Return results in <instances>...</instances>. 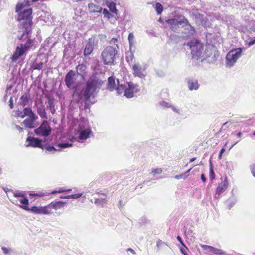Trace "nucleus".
Wrapping results in <instances>:
<instances>
[{
	"label": "nucleus",
	"mask_w": 255,
	"mask_h": 255,
	"mask_svg": "<svg viewBox=\"0 0 255 255\" xmlns=\"http://www.w3.org/2000/svg\"><path fill=\"white\" fill-rule=\"evenodd\" d=\"M65 204V202L61 201L52 202L48 204V206L49 207L50 210L53 209L55 210H57L63 208Z\"/></svg>",
	"instance_id": "393cba45"
},
{
	"label": "nucleus",
	"mask_w": 255,
	"mask_h": 255,
	"mask_svg": "<svg viewBox=\"0 0 255 255\" xmlns=\"http://www.w3.org/2000/svg\"><path fill=\"white\" fill-rule=\"evenodd\" d=\"M250 29L252 31H255V22L253 23V24L251 26Z\"/></svg>",
	"instance_id": "680f3d73"
},
{
	"label": "nucleus",
	"mask_w": 255,
	"mask_h": 255,
	"mask_svg": "<svg viewBox=\"0 0 255 255\" xmlns=\"http://www.w3.org/2000/svg\"><path fill=\"white\" fill-rule=\"evenodd\" d=\"M16 128L20 132H21L22 131H23V128L20 127V126H18V125H15V126Z\"/></svg>",
	"instance_id": "bf43d9fd"
},
{
	"label": "nucleus",
	"mask_w": 255,
	"mask_h": 255,
	"mask_svg": "<svg viewBox=\"0 0 255 255\" xmlns=\"http://www.w3.org/2000/svg\"><path fill=\"white\" fill-rule=\"evenodd\" d=\"M82 195V193H78L70 195H68V199L72 198V199H78L81 197Z\"/></svg>",
	"instance_id": "4c0bfd02"
},
{
	"label": "nucleus",
	"mask_w": 255,
	"mask_h": 255,
	"mask_svg": "<svg viewBox=\"0 0 255 255\" xmlns=\"http://www.w3.org/2000/svg\"><path fill=\"white\" fill-rule=\"evenodd\" d=\"M88 8L91 13H101L103 10V8L99 5L96 4L94 2H91L88 4Z\"/></svg>",
	"instance_id": "4be33fe9"
},
{
	"label": "nucleus",
	"mask_w": 255,
	"mask_h": 255,
	"mask_svg": "<svg viewBox=\"0 0 255 255\" xmlns=\"http://www.w3.org/2000/svg\"><path fill=\"white\" fill-rule=\"evenodd\" d=\"M237 202V200L236 199H234L233 201H231L230 199L227 201L228 203V209H231Z\"/></svg>",
	"instance_id": "e433bc0d"
},
{
	"label": "nucleus",
	"mask_w": 255,
	"mask_h": 255,
	"mask_svg": "<svg viewBox=\"0 0 255 255\" xmlns=\"http://www.w3.org/2000/svg\"><path fill=\"white\" fill-rule=\"evenodd\" d=\"M202 248L205 251L209 252H212L217 255H226V252L222 250L218 249L215 247L208 246V245H202Z\"/></svg>",
	"instance_id": "412c9836"
},
{
	"label": "nucleus",
	"mask_w": 255,
	"mask_h": 255,
	"mask_svg": "<svg viewBox=\"0 0 255 255\" xmlns=\"http://www.w3.org/2000/svg\"><path fill=\"white\" fill-rule=\"evenodd\" d=\"M102 11L104 18H107L109 19L111 17V13L107 9L105 8H103Z\"/></svg>",
	"instance_id": "c9c22d12"
},
{
	"label": "nucleus",
	"mask_w": 255,
	"mask_h": 255,
	"mask_svg": "<svg viewBox=\"0 0 255 255\" xmlns=\"http://www.w3.org/2000/svg\"><path fill=\"white\" fill-rule=\"evenodd\" d=\"M31 101L27 94L22 95L18 103V105L24 108V112H32L31 109L29 107Z\"/></svg>",
	"instance_id": "9b49d317"
},
{
	"label": "nucleus",
	"mask_w": 255,
	"mask_h": 255,
	"mask_svg": "<svg viewBox=\"0 0 255 255\" xmlns=\"http://www.w3.org/2000/svg\"><path fill=\"white\" fill-rule=\"evenodd\" d=\"M102 85L101 81L96 79L95 77H91L86 83V89L84 91V96L85 99L88 101L91 97H94V94L98 88H100Z\"/></svg>",
	"instance_id": "39448f33"
},
{
	"label": "nucleus",
	"mask_w": 255,
	"mask_h": 255,
	"mask_svg": "<svg viewBox=\"0 0 255 255\" xmlns=\"http://www.w3.org/2000/svg\"><path fill=\"white\" fill-rule=\"evenodd\" d=\"M9 106L10 109H12L13 108V98L12 97H10L9 100Z\"/></svg>",
	"instance_id": "09e8293b"
},
{
	"label": "nucleus",
	"mask_w": 255,
	"mask_h": 255,
	"mask_svg": "<svg viewBox=\"0 0 255 255\" xmlns=\"http://www.w3.org/2000/svg\"><path fill=\"white\" fill-rule=\"evenodd\" d=\"M108 6L110 8V10L112 11V2H110L108 4Z\"/></svg>",
	"instance_id": "69168bd1"
},
{
	"label": "nucleus",
	"mask_w": 255,
	"mask_h": 255,
	"mask_svg": "<svg viewBox=\"0 0 255 255\" xmlns=\"http://www.w3.org/2000/svg\"><path fill=\"white\" fill-rule=\"evenodd\" d=\"M95 203L103 205V204L106 203V200L103 198H97L95 200Z\"/></svg>",
	"instance_id": "58836bf2"
},
{
	"label": "nucleus",
	"mask_w": 255,
	"mask_h": 255,
	"mask_svg": "<svg viewBox=\"0 0 255 255\" xmlns=\"http://www.w3.org/2000/svg\"><path fill=\"white\" fill-rule=\"evenodd\" d=\"M162 170L161 168H157L154 169L152 172H153L154 174H159L162 172Z\"/></svg>",
	"instance_id": "8fccbe9b"
},
{
	"label": "nucleus",
	"mask_w": 255,
	"mask_h": 255,
	"mask_svg": "<svg viewBox=\"0 0 255 255\" xmlns=\"http://www.w3.org/2000/svg\"><path fill=\"white\" fill-rule=\"evenodd\" d=\"M43 67V63L40 62L38 63H35L33 65V69H37V70H40Z\"/></svg>",
	"instance_id": "a19ab883"
},
{
	"label": "nucleus",
	"mask_w": 255,
	"mask_h": 255,
	"mask_svg": "<svg viewBox=\"0 0 255 255\" xmlns=\"http://www.w3.org/2000/svg\"><path fill=\"white\" fill-rule=\"evenodd\" d=\"M112 40H113V43H114V44L116 45V46L117 47H118V38H117L113 37Z\"/></svg>",
	"instance_id": "4d7b16f0"
},
{
	"label": "nucleus",
	"mask_w": 255,
	"mask_h": 255,
	"mask_svg": "<svg viewBox=\"0 0 255 255\" xmlns=\"http://www.w3.org/2000/svg\"><path fill=\"white\" fill-rule=\"evenodd\" d=\"M14 196L15 197H19V198H21L22 197V196H24L21 193H14Z\"/></svg>",
	"instance_id": "5fc2aeb1"
},
{
	"label": "nucleus",
	"mask_w": 255,
	"mask_h": 255,
	"mask_svg": "<svg viewBox=\"0 0 255 255\" xmlns=\"http://www.w3.org/2000/svg\"><path fill=\"white\" fill-rule=\"evenodd\" d=\"M120 9H122V7L120 4H118L117 6V3L113 1V19L115 18L118 21V23L123 19L121 16Z\"/></svg>",
	"instance_id": "dca6fc26"
},
{
	"label": "nucleus",
	"mask_w": 255,
	"mask_h": 255,
	"mask_svg": "<svg viewBox=\"0 0 255 255\" xmlns=\"http://www.w3.org/2000/svg\"><path fill=\"white\" fill-rule=\"evenodd\" d=\"M94 49L93 44L91 42H88L84 49V54L85 56H88L92 53Z\"/></svg>",
	"instance_id": "bb28decb"
},
{
	"label": "nucleus",
	"mask_w": 255,
	"mask_h": 255,
	"mask_svg": "<svg viewBox=\"0 0 255 255\" xmlns=\"http://www.w3.org/2000/svg\"><path fill=\"white\" fill-rule=\"evenodd\" d=\"M180 252L183 255H188L186 253V248H180Z\"/></svg>",
	"instance_id": "6e6d98bb"
},
{
	"label": "nucleus",
	"mask_w": 255,
	"mask_h": 255,
	"mask_svg": "<svg viewBox=\"0 0 255 255\" xmlns=\"http://www.w3.org/2000/svg\"><path fill=\"white\" fill-rule=\"evenodd\" d=\"M29 195L31 196L42 197V196H43L44 195V193H41V194H35V193H30Z\"/></svg>",
	"instance_id": "603ef678"
},
{
	"label": "nucleus",
	"mask_w": 255,
	"mask_h": 255,
	"mask_svg": "<svg viewBox=\"0 0 255 255\" xmlns=\"http://www.w3.org/2000/svg\"><path fill=\"white\" fill-rule=\"evenodd\" d=\"M177 240L181 244L182 246L186 248V249H187V248L185 246V244L182 241V238L180 236H178L177 237Z\"/></svg>",
	"instance_id": "c03bdc74"
},
{
	"label": "nucleus",
	"mask_w": 255,
	"mask_h": 255,
	"mask_svg": "<svg viewBox=\"0 0 255 255\" xmlns=\"http://www.w3.org/2000/svg\"><path fill=\"white\" fill-rule=\"evenodd\" d=\"M155 9L158 15L161 14L163 11V6L159 2H156L155 6Z\"/></svg>",
	"instance_id": "473e14b6"
},
{
	"label": "nucleus",
	"mask_w": 255,
	"mask_h": 255,
	"mask_svg": "<svg viewBox=\"0 0 255 255\" xmlns=\"http://www.w3.org/2000/svg\"><path fill=\"white\" fill-rule=\"evenodd\" d=\"M26 142H27L26 146L39 147L44 149L43 145L42 144V140L39 138L28 136L27 137Z\"/></svg>",
	"instance_id": "4468645a"
},
{
	"label": "nucleus",
	"mask_w": 255,
	"mask_h": 255,
	"mask_svg": "<svg viewBox=\"0 0 255 255\" xmlns=\"http://www.w3.org/2000/svg\"><path fill=\"white\" fill-rule=\"evenodd\" d=\"M19 202L22 204L21 205H19V207L25 210L29 211L30 208H29L27 206L28 204V200L25 196H22L19 199H18Z\"/></svg>",
	"instance_id": "a878e982"
},
{
	"label": "nucleus",
	"mask_w": 255,
	"mask_h": 255,
	"mask_svg": "<svg viewBox=\"0 0 255 255\" xmlns=\"http://www.w3.org/2000/svg\"><path fill=\"white\" fill-rule=\"evenodd\" d=\"M76 69L77 72H78L79 71V74L80 75L84 74L86 73V66L84 64H79L76 67Z\"/></svg>",
	"instance_id": "c756f323"
},
{
	"label": "nucleus",
	"mask_w": 255,
	"mask_h": 255,
	"mask_svg": "<svg viewBox=\"0 0 255 255\" xmlns=\"http://www.w3.org/2000/svg\"><path fill=\"white\" fill-rule=\"evenodd\" d=\"M1 249L3 253L6 255L9 254L12 252V250L11 249H8L4 247H2Z\"/></svg>",
	"instance_id": "ea45409f"
},
{
	"label": "nucleus",
	"mask_w": 255,
	"mask_h": 255,
	"mask_svg": "<svg viewBox=\"0 0 255 255\" xmlns=\"http://www.w3.org/2000/svg\"><path fill=\"white\" fill-rule=\"evenodd\" d=\"M209 164H210L209 165V166H210L209 177H210V180H213L215 178V174L214 171V167H213V165L212 164L211 159L210 160Z\"/></svg>",
	"instance_id": "7c9ffc66"
},
{
	"label": "nucleus",
	"mask_w": 255,
	"mask_h": 255,
	"mask_svg": "<svg viewBox=\"0 0 255 255\" xmlns=\"http://www.w3.org/2000/svg\"><path fill=\"white\" fill-rule=\"evenodd\" d=\"M229 185V183L227 180V177H226L222 183L220 184L217 187L216 190V194L220 195L222 193L225 192L227 189Z\"/></svg>",
	"instance_id": "5701e85b"
},
{
	"label": "nucleus",
	"mask_w": 255,
	"mask_h": 255,
	"mask_svg": "<svg viewBox=\"0 0 255 255\" xmlns=\"http://www.w3.org/2000/svg\"><path fill=\"white\" fill-rule=\"evenodd\" d=\"M31 213L36 214L51 215L52 213L51 210H50L48 205L45 206H33L29 210Z\"/></svg>",
	"instance_id": "9d476101"
},
{
	"label": "nucleus",
	"mask_w": 255,
	"mask_h": 255,
	"mask_svg": "<svg viewBox=\"0 0 255 255\" xmlns=\"http://www.w3.org/2000/svg\"><path fill=\"white\" fill-rule=\"evenodd\" d=\"M242 135V133L241 132H239L238 133H237V136L238 137H241Z\"/></svg>",
	"instance_id": "774afa93"
},
{
	"label": "nucleus",
	"mask_w": 255,
	"mask_h": 255,
	"mask_svg": "<svg viewBox=\"0 0 255 255\" xmlns=\"http://www.w3.org/2000/svg\"><path fill=\"white\" fill-rule=\"evenodd\" d=\"M60 198L61 199H68V195L67 196H63L61 195L60 197Z\"/></svg>",
	"instance_id": "0e129e2a"
},
{
	"label": "nucleus",
	"mask_w": 255,
	"mask_h": 255,
	"mask_svg": "<svg viewBox=\"0 0 255 255\" xmlns=\"http://www.w3.org/2000/svg\"><path fill=\"white\" fill-rule=\"evenodd\" d=\"M187 177V176H185L184 174H181V175H176L175 176V178L176 179H180L181 178L185 179Z\"/></svg>",
	"instance_id": "a18cd8bd"
},
{
	"label": "nucleus",
	"mask_w": 255,
	"mask_h": 255,
	"mask_svg": "<svg viewBox=\"0 0 255 255\" xmlns=\"http://www.w3.org/2000/svg\"><path fill=\"white\" fill-rule=\"evenodd\" d=\"M255 44V37L251 39L250 41H249L247 44L249 47L254 45Z\"/></svg>",
	"instance_id": "37998d69"
},
{
	"label": "nucleus",
	"mask_w": 255,
	"mask_h": 255,
	"mask_svg": "<svg viewBox=\"0 0 255 255\" xmlns=\"http://www.w3.org/2000/svg\"><path fill=\"white\" fill-rule=\"evenodd\" d=\"M188 88L189 90H197L199 89V84L196 79L188 78L187 79Z\"/></svg>",
	"instance_id": "b1692460"
},
{
	"label": "nucleus",
	"mask_w": 255,
	"mask_h": 255,
	"mask_svg": "<svg viewBox=\"0 0 255 255\" xmlns=\"http://www.w3.org/2000/svg\"><path fill=\"white\" fill-rule=\"evenodd\" d=\"M117 53V50L113 47V55H114V56H113V61H112V62H113V65L114 64V57L116 55V54Z\"/></svg>",
	"instance_id": "3c124183"
},
{
	"label": "nucleus",
	"mask_w": 255,
	"mask_h": 255,
	"mask_svg": "<svg viewBox=\"0 0 255 255\" xmlns=\"http://www.w3.org/2000/svg\"><path fill=\"white\" fill-rule=\"evenodd\" d=\"M29 5V1H27L25 4L23 3H18L16 5L15 11L16 12L20 11L25 6Z\"/></svg>",
	"instance_id": "2f4dec72"
},
{
	"label": "nucleus",
	"mask_w": 255,
	"mask_h": 255,
	"mask_svg": "<svg viewBox=\"0 0 255 255\" xmlns=\"http://www.w3.org/2000/svg\"><path fill=\"white\" fill-rule=\"evenodd\" d=\"M159 104L161 107L165 108H170L174 112H178V110L176 109L175 107L171 105V104L165 101H162L160 102Z\"/></svg>",
	"instance_id": "c85d7f7f"
},
{
	"label": "nucleus",
	"mask_w": 255,
	"mask_h": 255,
	"mask_svg": "<svg viewBox=\"0 0 255 255\" xmlns=\"http://www.w3.org/2000/svg\"><path fill=\"white\" fill-rule=\"evenodd\" d=\"M218 56V55H217V57ZM212 58H213V60L214 61L216 60V58H217V55L215 53H214L213 56L212 57Z\"/></svg>",
	"instance_id": "338daca9"
},
{
	"label": "nucleus",
	"mask_w": 255,
	"mask_h": 255,
	"mask_svg": "<svg viewBox=\"0 0 255 255\" xmlns=\"http://www.w3.org/2000/svg\"><path fill=\"white\" fill-rule=\"evenodd\" d=\"M32 20L29 19V20L24 21L22 23V27L24 29L22 34L21 36L18 37L19 40L23 39L24 35H27L32 30Z\"/></svg>",
	"instance_id": "f3484780"
},
{
	"label": "nucleus",
	"mask_w": 255,
	"mask_h": 255,
	"mask_svg": "<svg viewBox=\"0 0 255 255\" xmlns=\"http://www.w3.org/2000/svg\"><path fill=\"white\" fill-rule=\"evenodd\" d=\"M11 88H12L11 85L7 86L6 88V92H7L8 91L10 90Z\"/></svg>",
	"instance_id": "e2e57ef3"
},
{
	"label": "nucleus",
	"mask_w": 255,
	"mask_h": 255,
	"mask_svg": "<svg viewBox=\"0 0 255 255\" xmlns=\"http://www.w3.org/2000/svg\"><path fill=\"white\" fill-rule=\"evenodd\" d=\"M27 51L21 45L17 46L13 54L11 57L12 62L17 61L21 56L26 53Z\"/></svg>",
	"instance_id": "a211bd4d"
},
{
	"label": "nucleus",
	"mask_w": 255,
	"mask_h": 255,
	"mask_svg": "<svg viewBox=\"0 0 255 255\" xmlns=\"http://www.w3.org/2000/svg\"><path fill=\"white\" fill-rule=\"evenodd\" d=\"M225 151V149L224 147H223L221 150L220 151L218 158L221 159L222 157V155L224 153V152Z\"/></svg>",
	"instance_id": "49530a36"
},
{
	"label": "nucleus",
	"mask_w": 255,
	"mask_h": 255,
	"mask_svg": "<svg viewBox=\"0 0 255 255\" xmlns=\"http://www.w3.org/2000/svg\"><path fill=\"white\" fill-rule=\"evenodd\" d=\"M37 135L47 136L50 134L51 131L50 127L47 121H44L41 126L34 130Z\"/></svg>",
	"instance_id": "6e6552de"
},
{
	"label": "nucleus",
	"mask_w": 255,
	"mask_h": 255,
	"mask_svg": "<svg viewBox=\"0 0 255 255\" xmlns=\"http://www.w3.org/2000/svg\"><path fill=\"white\" fill-rule=\"evenodd\" d=\"M75 73L73 70H70L66 75L65 77V82L66 86L68 88L76 89V86L75 84Z\"/></svg>",
	"instance_id": "1a4fd4ad"
},
{
	"label": "nucleus",
	"mask_w": 255,
	"mask_h": 255,
	"mask_svg": "<svg viewBox=\"0 0 255 255\" xmlns=\"http://www.w3.org/2000/svg\"><path fill=\"white\" fill-rule=\"evenodd\" d=\"M125 205V202H123L122 200H120L119 202V207L120 208L122 207Z\"/></svg>",
	"instance_id": "13d9d810"
},
{
	"label": "nucleus",
	"mask_w": 255,
	"mask_h": 255,
	"mask_svg": "<svg viewBox=\"0 0 255 255\" xmlns=\"http://www.w3.org/2000/svg\"><path fill=\"white\" fill-rule=\"evenodd\" d=\"M184 45L189 47L193 59L197 60L201 59V61H203L206 58L210 57V54L208 52H204L203 45L198 40H196L195 42H187Z\"/></svg>",
	"instance_id": "20e7f679"
},
{
	"label": "nucleus",
	"mask_w": 255,
	"mask_h": 255,
	"mask_svg": "<svg viewBox=\"0 0 255 255\" xmlns=\"http://www.w3.org/2000/svg\"><path fill=\"white\" fill-rule=\"evenodd\" d=\"M250 169L253 175L255 177V165H251Z\"/></svg>",
	"instance_id": "de8ad7c7"
},
{
	"label": "nucleus",
	"mask_w": 255,
	"mask_h": 255,
	"mask_svg": "<svg viewBox=\"0 0 255 255\" xmlns=\"http://www.w3.org/2000/svg\"><path fill=\"white\" fill-rule=\"evenodd\" d=\"M191 16L198 25H205L207 18L202 14L200 13L197 10L193 11L191 13Z\"/></svg>",
	"instance_id": "f8f14e48"
},
{
	"label": "nucleus",
	"mask_w": 255,
	"mask_h": 255,
	"mask_svg": "<svg viewBox=\"0 0 255 255\" xmlns=\"http://www.w3.org/2000/svg\"><path fill=\"white\" fill-rule=\"evenodd\" d=\"M163 244V242L161 240H159L156 242V246L158 248L159 247V246Z\"/></svg>",
	"instance_id": "052dcab7"
},
{
	"label": "nucleus",
	"mask_w": 255,
	"mask_h": 255,
	"mask_svg": "<svg viewBox=\"0 0 255 255\" xmlns=\"http://www.w3.org/2000/svg\"><path fill=\"white\" fill-rule=\"evenodd\" d=\"M71 191V189L66 190V189L61 188V189H59V190H54V191H52L51 192V193L52 194H54V193H63L64 192H69Z\"/></svg>",
	"instance_id": "79ce46f5"
},
{
	"label": "nucleus",
	"mask_w": 255,
	"mask_h": 255,
	"mask_svg": "<svg viewBox=\"0 0 255 255\" xmlns=\"http://www.w3.org/2000/svg\"><path fill=\"white\" fill-rule=\"evenodd\" d=\"M201 179L204 183L206 182V175L205 174H204V173L201 174Z\"/></svg>",
	"instance_id": "864d4df0"
},
{
	"label": "nucleus",
	"mask_w": 255,
	"mask_h": 255,
	"mask_svg": "<svg viewBox=\"0 0 255 255\" xmlns=\"http://www.w3.org/2000/svg\"><path fill=\"white\" fill-rule=\"evenodd\" d=\"M75 135L71 136V141L83 143L93 134L87 121H80L78 127L74 129Z\"/></svg>",
	"instance_id": "7ed1b4c3"
},
{
	"label": "nucleus",
	"mask_w": 255,
	"mask_h": 255,
	"mask_svg": "<svg viewBox=\"0 0 255 255\" xmlns=\"http://www.w3.org/2000/svg\"><path fill=\"white\" fill-rule=\"evenodd\" d=\"M139 86L131 82H126L124 80L114 76L113 73V90L115 89L118 95H121L124 92V96L127 98H131L134 97V94H136L139 91Z\"/></svg>",
	"instance_id": "f03ea898"
},
{
	"label": "nucleus",
	"mask_w": 255,
	"mask_h": 255,
	"mask_svg": "<svg viewBox=\"0 0 255 255\" xmlns=\"http://www.w3.org/2000/svg\"><path fill=\"white\" fill-rule=\"evenodd\" d=\"M128 40L130 47L134 43V35L132 33H129L128 35Z\"/></svg>",
	"instance_id": "72a5a7b5"
},
{
	"label": "nucleus",
	"mask_w": 255,
	"mask_h": 255,
	"mask_svg": "<svg viewBox=\"0 0 255 255\" xmlns=\"http://www.w3.org/2000/svg\"><path fill=\"white\" fill-rule=\"evenodd\" d=\"M132 70L133 71V74L135 77H138L141 79L145 77V75L143 73L144 69H142L138 64H134L132 66Z\"/></svg>",
	"instance_id": "aec40b11"
},
{
	"label": "nucleus",
	"mask_w": 255,
	"mask_h": 255,
	"mask_svg": "<svg viewBox=\"0 0 255 255\" xmlns=\"http://www.w3.org/2000/svg\"><path fill=\"white\" fill-rule=\"evenodd\" d=\"M166 22L170 29L175 32L185 33L187 36H193L196 33L194 27L190 24L184 15H175L172 18L168 19Z\"/></svg>",
	"instance_id": "f257e3e1"
},
{
	"label": "nucleus",
	"mask_w": 255,
	"mask_h": 255,
	"mask_svg": "<svg viewBox=\"0 0 255 255\" xmlns=\"http://www.w3.org/2000/svg\"><path fill=\"white\" fill-rule=\"evenodd\" d=\"M243 50L244 48H238L230 50L226 57V66L232 67L241 56Z\"/></svg>",
	"instance_id": "423d86ee"
},
{
	"label": "nucleus",
	"mask_w": 255,
	"mask_h": 255,
	"mask_svg": "<svg viewBox=\"0 0 255 255\" xmlns=\"http://www.w3.org/2000/svg\"><path fill=\"white\" fill-rule=\"evenodd\" d=\"M70 141L60 143L58 144V146L60 148H65L69 147L72 146L73 144H74L75 142L71 141V136H70Z\"/></svg>",
	"instance_id": "cd10ccee"
},
{
	"label": "nucleus",
	"mask_w": 255,
	"mask_h": 255,
	"mask_svg": "<svg viewBox=\"0 0 255 255\" xmlns=\"http://www.w3.org/2000/svg\"><path fill=\"white\" fill-rule=\"evenodd\" d=\"M26 116L28 117L23 122V124L29 128H34V123L36 120L34 113H17L16 117L23 118Z\"/></svg>",
	"instance_id": "0eeeda50"
},
{
	"label": "nucleus",
	"mask_w": 255,
	"mask_h": 255,
	"mask_svg": "<svg viewBox=\"0 0 255 255\" xmlns=\"http://www.w3.org/2000/svg\"><path fill=\"white\" fill-rule=\"evenodd\" d=\"M44 149H46L49 152H54L55 151L58 149H56L53 146H50L48 145H43Z\"/></svg>",
	"instance_id": "f704fd0d"
},
{
	"label": "nucleus",
	"mask_w": 255,
	"mask_h": 255,
	"mask_svg": "<svg viewBox=\"0 0 255 255\" xmlns=\"http://www.w3.org/2000/svg\"><path fill=\"white\" fill-rule=\"evenodd\" d=\"M32 9L31 8H29L27 9H25L22 12H19L17 16V20L18 21H20L21 20H29V19L32 20Z\"/></svg>",
	"instance_id": "ddd939ff"
},
{
	"label": "nucleus",
	"mask_w": 255,
	"mask_h": 255,
	"mask_svg": "<svg viewBox=\"0 0 255 255\" xmlns=\"http://www.w3.org/2000/svg\"><path fill=\"white\" fill-rule=\"evenodd\" d=\"M102 57L105 64H108L112 62V47H106L102 53Z\"/></svg>",
	"instance_id": "2eb2a0df"
},
{
	"label": "nucleus",
	"mask_w": 255,
	"mask_h": 255,
	"mask_svg": "<svg viewBox=\"0 0 255 255\" xmlns=\"http://www.w3.org/2000/svg\"><path fill=\"white\" fill-rule=\"evenodd\" d=\"M24 43L20 44L27 51L31 48L34 44L35 38L26 35L23 39Z\"/></svg>",
	"instance_id": "6ab92c4d"
}]
</instances>
